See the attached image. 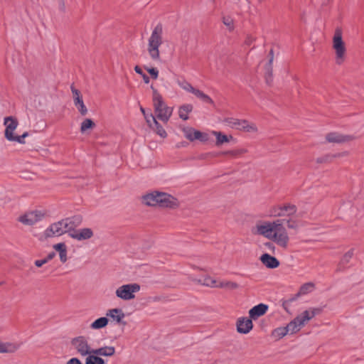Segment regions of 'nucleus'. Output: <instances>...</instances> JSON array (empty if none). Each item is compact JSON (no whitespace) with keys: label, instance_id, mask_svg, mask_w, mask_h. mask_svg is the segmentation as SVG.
Listing matches in <instances>:
<instances>
[{"label":"nucleus","instance_id":"obj_1","mask_svg":"<svg viewBox=\"0 0 364 364\" xmlns=\"http://www.w3.org/2000/svg\"><path fill=\"white\" fill-rule=\"evenodd\" d=\"M142 203L149 206L158 205L161 208H176L179 205L178 200L170 194L154 191L142 197Z\"/></svg>","mask_w":364,"mask_h":364},{"label":"nucleus","instance_id":"obj_2","mask_svg":"<svg viewBox=\"0 0 364 364\" xmlns=\"http://www.w3.org/2000/svg\"><path fill=\"white\" fill-rule=\"evenodd\" d=\"M163 25L159 23L154 27L149 38L147 50L153 60H160L159 47L163 43Z\"/></svg>","mask_w":364,"mask_h":364},{"label":"nucleus","instance_id":"obj_3","mask_svg":"<svg viewBox=\"0 0 364 364\" xmlns=\"http://www.w3.org/2000/svg\"><path fill=\"white\" fill-rule=\"evenodd\" d=\"M151 89L156 117L163 122L167 123L172 114L173 108L166 105L161 95L153 85H151Z\"/></svg>","mask_w":364,"mask_h":364},{"label":"nucleus","instance_id":"obj_4","mask_svg":"<svg viewBox=\"0 0 364 364\" xmlns=\"http://www.w3.org/2000/svg\"><path fill=\"white\" fill-rule=\"evenodd\" d=\"M282 222H284V220H274L273 222L262 221L257 223L255 227V233L271 240L274 231L279 230V228H281Z\"/></svg>","mask_w":364,"mask_h":364},{"label":"nucleus","instance_id":"obj_5","mask_svg":"<svg viewBox=\"0 0 364 364\" xmlns=\"http://www.w3.org/2000/svg\"><path fill=\"white\" fill-rule=\"evenodd\" d=\"M4 124L6 127L4 131L5 138L9 141H16L19 144H25L24 137L15 135L14 132L16 130L18 125V122L16 117L12 116L6 117L4 118Z\"/></svg>","mask_w":364,"mask_h":364},{"label":"nucleus","instance_id":"obj_6","mask_svg":"<svg viewBox=\"0 0 364 364\" xmlns=\"http://www.w3.org/2000/svg\"><path fill=\"white\" fill-rule=\"evenodd\" d=\"M333 48L336 52V63L338 65H341L344 61L346 49L342 39V31L341 28H338L335 31L333 38Z\"/></svg>","mask_w":364,"mask_h":364},{"label":"nucleus","instance_id":"obj_7","mask_svg":"<svg viewBox=\"0 0 364 364\" xmlns=\"http://www.w3.org/2000/svg\"><path fill=\"white\" fill-rule=\"evenodd\" d=\"M224 122L230 127L232 129H236L240 131L252 133L257 132V126L253 123H249V122L245 119H238L232 117H228L225 118L224 119Z\"/></svg>","mask_w":364,"mask_h":364},{"label":"nucleus","instance_id":"obj_8","mask_svg":"<svg viewBox=\"0 0 364 364\" xmlns=\"http://www.w3.org/2000/svg\"><path fill=\"white\" fill-rule=\"evenodd\" d=\"M140 290V285L136 283L124 284L116 290V296L123 300H131L135 298L134 293Z\"/></svg>","mask_w":364,"mask_h":364},{"label":"nucleus","instance_id":"obj_9","mask_svg":"<svg viewBox=\"0 0 364 364\" xmlns=\"http://www.w3.org/2000/svg\"><path fill=\"white\" fill-rule=\"evenodd\" d=\"M70 343L77 353L81 356H87L92 354L93 349L88 343L87 339L82 336L73 338Z\"/></svg>","mask_w":364,"mask_h":364},{"label":"nucleus","instance_id":"obj_10","mask_svg":"<svg viewBox=\"0 0 364 364\" xmlns=\"http://www.w3.org/2000/svg\"><path fill=\"white\" fill-rule=\"evenodd\" d=\"M271 240L277 243V245L287 250L289 242V237L288 233L284 227V222H282V227L279 228V230H275Z\"/></svg>","mask_w":364,"mask_h":364},{"label":"nucleus","instance_id":"obj_11","mask_svg":"<svg viewBox=\"0 0 364 364\" xmlns=\"http://www.w3.org/2000/svg\"><path fill=\"white\" fill-rule=\"evenodd\" d=\"M82 218L80 215H75L71 218H67L60 220L65 233H68L71 237V235L75 231L76 228L82 223Z\"/></svg>","mask_w":364,"mask_h":364},{"label":"nucleus","instance_id":"obj_12","mask_svg":"<svg viewBox=\"0 0 364 364\" xmlns=\"http://www.w3.org/2000/svg\"><path fill=\"white\" fill-rule=\"evenodd\" d=\"M43 214L40 211H31L19 217L18 220L24 225H33L42 219Z\"/></svg>","mask_w":364,"mask_h":364},{"label":"nucleus","instance_id":"obj_13","mask_svg":"<svg viewBox=\"0 0 364 364\" xmlns=\"http://www.w3.org/2000/svg\"><path fill=\"white\" fill-rule=\"evenodd\" d=\"M326 139L330 143L343 144L355 139L353 135H345L337 132H331L326 134Z\"/></svg>","mask_w":364,"mask_h":364},{"label":"nucleus","instance_id":"obj_14","mask_svg":"<svg viewBox=\"0 0 364 364\" xmlns=\"http://www.w3.org/2000/svg\"><path fill=\"white\" fill-rule=\"evenodd\" d=\"M237 331L240 333L247 334L253 328L252 320L250 318H239L236 323Z\"/></svg>","mask_w":364,"mask_h":364},{"label":"nucleus","instance_id":"obj_15","mask_svg":"<svg viewBox=\"0 0 364 364\" xmlns=\"http://www.w3.org/2000/svg\"><path fill=\"white\" fill-rule=\"evenodd\" d=\"M63 234L65 232L60 220L51 224L44 232L46 237H58Z\"/></svg>","mask_w":364,"mask_h":364},{"label":"nucleus","instance_id":"obj_16","mask_svg":"<svg viewBox=\"0 0 364 364\" xmlns=\"http://www.w3.org/2000/svg\"><path fill=\"white\" fill-rule=\"evenodd\" d=\"M306 321L303 318L302 315L297 316L294 320L290 321L286 327L288 330V333L293 334L298 332L305 324Z\"/></svg>","mask_w":364,"mask_h":364},{"label":"nucleus","instance_id":"obj_17","mask_svg":"<svg viewBox=\"0 0 364 364\" xmlns=\"http://www.w3.org/2000/svg\"><path fill=\"white\" fill-rule=\"evenodd\" d=\"M94 235L93 231L91 228H85L79 230H76L73 232V234L71 235V238L82 241L90 239Z\"/></svg>","mask_w":364,"mask_h":364},{"label":"nucleus","instance_id":"obj_18","mask_svg":"<svg viewBox=\"0 0 364 364\" xmlns=\"http://www.w3.org/2000/svg\"><path fill=\"white\" fill-rule=\"evenodd\" d=\"M268 308V306L264 304L256 305L249 311V316L252 320H256L259 317L264 315Z\"/></svg>","mask_w":364,"mask_h":364},{"label":"nucleus","instance_id":"obj_19","mask_svg":"<svg viewBox=\"0 0 364 364\" xmlns=\"http://www.w3.org/2000/svg\"><path fill=\"white\" fill-rule=\"evenodd\" d=\"M261 262L269 269H275L280 264L279 261L269 254L264 253L260 257Z\"/></svg>","mask_w":364,"mask_h":364},{"label":"nucleus","instance_id":"obj_20","mask_svg":"<svg viewBox=\"0 0 364 364\" xmlns=\"http://www.w3.org/2000/svg\"><path fill=\"white\" fill-rule=\"evenodd\" d=\"M115 353L114 346H103L97 349H93L92 354L100 356H112Z\"/></svg>","mask_w":364,"mask_h":364},{"label":"nucleus","instance_id":"obj_21","mask_svg":"<svg viewBox=\"0 0 364 364\" xmlns=\"http://www.w3.org/2000/svg\"><path fill=\"white\" fill-rule=\"evenodd\" d=\"M19 348V345L11 342L0 341V353H13Z\"/></svg>","mask_w":364,"mask_h":364},{"label":"nucleus","instance_id":"obj_22","mask_svg":"<svg viewBox=\"0 0 364 364\" xmlns=\"http://www.w3.org/2000/svg\"><path fill=\"white\" fill-rule=\"evenodd\" d=\"M150 117L151 118V129L156 132V133L159 135L162 138H166L167 136L166 132L162 127V126L156 121V117L150 114Z\"/></svg>","mask_w":364,"mask_h":364},{"label":"nucleus","instance_id":"obj_23","mask_svg":"<svg viewBox=\"0 0 364 364\" xmlns=\"http://www.w3.org/2000/svg\"><path fill=\"white\" fill-rule=\"evenodd\" d=\"M107 316H109L116 321L118 323H122V319L125 315L121 309H112L107 311Z\"/></svg>","mask_w":364,"mask_h":364},{"label":"nucleus","instance_id":"obj_24","mask_svg":"<svg viewBox=\"0 0 364 364\" xmlns=\"http://www.w3.org/2000/svg\"><path fill=\"white\" fill-rule=\"evenodd\" d=\"M348 155V152H342L338 153L335 154H326L323 156L318 157L316 159V161L318 164H323V163H331L333 161V159L338 157H342Z\"/></svg>","mask_w":364,"mask_h":364},{"label":"nucleus","instance_id":"obj_25","mask_svg":"<svg viewBox=\"0 0 364 364\" xmlns=\"http://www.w3.org/2000/svg\"><path fill=\"white\" fill-rule=\"evenodd\" d=\"M212 133L216 137L215 144L218 146L222 145L224 143H228L230 140L233 139V136L232 135L227 136L220 132L213 131Z\"/></svg>","mask_w":364,"mask_h":364},{"label":"nucleus","instance_id":"obj_26","mask_svg":"<svg viewBox=\"0 0 364 364\" xmlns=\"http://www.w3.org/2000/svg\"><path fill=\"white\" fill-rule=\"evenodd\" d=\"M193 105L191 104H186L181 106L178 110L179 117L183 120L188 119V114L193 110Z\"/></svg>","mask_w":364,"mask_h":364},{"label":"nucleus","instance_id":"obj_27","mask_svg":"<svg viewBox=\"0 0 364 364\" xmlns=\"http://www.w3.org/2000/svg\"><path fill=\"white\" fill-rule=\"evenodd\" d=\"M353 250H350L343 255V258L341 259L338 264V271H341L343 269H345L346 265L349 263L350 260L353 257Z\"/></svg>","mask_w":364,"mask_h":364},{"label":"nucleus","instance_id":"obj_28","mask_svg":"<svg viewBox=\"0 0 364 364\" xmlns=\"http://www.w3.org/2000/svg\"><path fill=\"white\" fill-rule=\"evenodd\" d=\"M321 309L320 308H313L309 310L304 311L301 315L306 322H308L312 318H314L316 315L319 314L321 312Z\"/></svg>","mask_w":364,"mask_h":364},{"label":"nucleus","instance_id":"obj_29","mask_svg":"<svg viewBox=\"0 0 364 364\" xmlns=\"http://www.w3.org/2000/svg\"><path fill=\"white\" fill-rule=\"evenodd\" d=\"M108 323L109 319L107 317H100L90 324V328L92 329H100L107 326Z\"/></svg>","mask_w":364,"mask_h":364},{"label":"nucleus","instance_id":"obj_30","mask_svg":"<svg viewBox=\"0 0 364 364\" xmlns=\"http://www.w3.org/2000/svg\"><path fill=\"white\" fill-rule=\"evenodd\" d=\"M193 94L205 103H208L210 105L214 104V102L213 101V100L208 95H207L206 94H205L203 92H202L200 90L195 89L193 92Z\"/></svg>","mask_w":364,"mask_h":364},{"label":"nucleus","instance_id":"obj_31","mask_svg":"<svg viewBox=\"0 0 364 364\" xmlns=\"http://www.w3.org/2000/svg\"><path fill=\"white\" fill-rule=\"evenodd\" d=\"M85 364H105V362L100 355L90 354L85 359Z\"/></svg>","mask_w":364,"mask_h":364},{"label":"nucleus","instance_id":"obj_32","mask_svg":"<svg viewBox=\"0 0 364 364\" xmlns=\"http://www.w3.org/2000/svg\"><path fill=\"white\" fill-rule=\"evenodd\" d=\"M315 284L313 282H307L301 286L299 292L300 295L307 294L314 291Z\"/></svg>","mask_w":364,"mask_h":364},{"label":"nucleus","instance_id":"obj_33","mask_svg":"<svg viewBox=\"0 0 364 364\" xmlns=\"http://www.w3.org/2000/svg\"><path fill=\"white\" fill-rule=\"evenodd\" d=\"M247 152L246 149H237L235 150H230L221 152L222 155H230L233 158H237Z\"/></svg>","mask_w":364,"mask_h":364},{"label":"nucleus","instance_id":"obj_34","mask_svg":"<svg viewBox=\"0 0 364 364\" xmlns=\"http://www.w3.org/2000/svg\"><path fill=\"white\" fill-rule=\"evenodd\" d=\"M176 82L182 89L186 90L187 92L193 93V90L196 89L184 79H178Z\"/></svg>","mask_w":364,"mask_h":364},{"label":"nucleus","instance_id":"obj_35","mask_svg":"<svg viewBox=\"0 0 364 364\" xmlns=\"http://www.w3.org/2000/svg\"><path fill=\"white\" fill-rule=\"evenodd\" d=\"M288 334V330H287L286 327H279L277 328L272 331V336L277 338V339H280L283 338L284 336Z\"/></svg>","mask_w":364,"mask_h":364},{"label":"nucleus","instance_id":"obj_36","mask_svg":"<svg viewBox=\"0 0 364 364\" xmlns=\"http://www.w3.org/2000/svg\"><path fill=\"white\" fill-rule=\"evenodd\" d=\"M95 127V122L90 119H85L80 126V132H85L88 129H93Z\"/></svg>","mask_w":364,"mask_h":364},{"label":"nucleus","instance_id":"obj_37","mask_svg":"<svg viewBox=\"0 0 364 364\" xmlns=\"http://www.w3.org/2000/svg\"><path fill=\"white\" fill-rule=\"evenodd\" d=\"M74 105L77 108L82 116H85L87 114V109L82 99L79 100V102H77V100L75 101Z\"/></svg>","mask_w":364,"mask_h":364},{"label":"nucleus","instance_id":"obj_38","mask_svg":"<svg viewBox=\"0 0 364 364\" xmlns=\"http://www.w3.org/2000/svg\"><path fill=\"white\" fill-rule=\"evenodd\" d=\"M277 220H284V224H286L289 229L297 230L299 228L298 222L296 220H295L291 219V218H289V219H287V218L277 219Z\"/></svg>","mask_w":364,"mask_h":364},{"label":"nucleus","instance_id":"obj_39","mask_svg":"<svg viewBox=\"0 0 364 364\" xmlns=\"http://www.w3.org/2000/svg\"><path fill=\"white\" fill-rule=\"evenodd\" d=\"M193 281H196L197 282H198L199 284H201L203 285H205V286H207V287H217L218 285H216V281L215 279H213L211 277H205L203 280H201V279H198V280H196V279H193Z\"/></svg>","mask_w":364,"mask_h":364},{"label":"nucleus","instance_id":"obj_40","mask_svg":"<svg viewBox=\"0 0 364 364\" xmlns=\"http://www.w3.org/2000/svg\"><path fill=\"white\" fill-rule=\"evenodd\" d=\"M217 287L233 290L237 289L239 287V284L234 282H223Z\"/></svg>","mask_w":364,"mask_h":364},{"label":"nucleus","instance_id":"obj_41","mask_svg":"<svg viewBox=\"0 0 364 364\" xmlns=\"http://www.w3.org/2000/svg\"><path fill=\"white\" fill-rule=\"evenodd\" d=\"M265 80L268 85H271L273 81V68L271 66H265Z\"/></svg>","mask_w":364,"mask_h":364},{"label":"nucleus","instance_id":"obj_42","mask_svg":"<svg viewBox=\"0 0 364 364\" xmlns=\"http://www.w3.org/2000/svg\"><path fill=\"white\" fill-rule=\"evenodd\" d=\"M183 132L186 139L190 140L191 141H193V132L194 129L191 127H186L183 129Z\"/></svg>","mask_w":364,"mask_h":364},{"label":"nucleus","instance_id":"obj_43","mask_svg":"<svg viewBox=\"0 0 364 364\" xmlns=\"http://www.w3.org/2000/svg\"><path fill=\"white\" fill-rule=\"evenodd\" d=\"M282 210H284V212L285 211L288 212L287 215L290 216L296 213V207L294 205L288 204V205L282 206Z\"/></svg>","mask_w":364,"mask_h":364},{"label":"nucleus","instance_id":"obj_44","mask_svg":"<svg viewBox=\"0 0 364 364\" xmlns=\"http://www.w3.org/2000/svg\"><path fill=\"white\" fill-rule=\"evenodd\" d=\"M223 23L229 28L230 31L233 30V20L230 16H225L223 18Z\"/></svg>","mask_w":364,"mask_h":364},{"label":"nucleus","instance_id":"obj_45","mask_svg":"<svg viewBox=\"0 0 364 364\" xmlns=\"http://www.w3.org/2000/svg\"><path fill=\"white\" fill-rule=\"evenodd\" d=\"M73 95V101L79 102V100L82 99V95H80V92L77 90L73 85L70 87Z\"/></svg>","mask_w":364,"mask_h":364},{"label":"nucleus","instance_id":"obj_46","mask_svg":"<svg viewBox=\"0 0 364 364\" xmlns=\"http://www.w3.org/2000/svg\"><path fill=\"white\" fill-rule=\"evenodd\" d=\"M301 295L299 294V292L295 295L291 296L289 299L283 301V306L287 310V306H289L291 302L296 301Z\"/></svg>","mask_w":364,"mask_h":364},{"label":"nucleus","instance_id":"obj_47","mask_svg":"<svg viewBox=\"0 0 364 364\" xmlns=\"http://www.w3.org/2000/svg\"><path fill=\"white\" fill-rule=\"evenodd\" d=\"M145 70L151 75L153 79H157L159 76V70L155 68L144 67Z\"/></svg>","mask_w":364,"mask_h":364},{"label":"nucleus","instance_id":"obj_48","mask_svg":"<svg viewBox=\"0 0 364 364\" xmlns=\"http://www.w3.org/2000/svg\"><path fill=\"white\" fill-rule=\"evenodd\" d=\"M266 250L270 252L272 254L275 253L276 247L272 242H266L263 244Z\"/></svg>","mask_w":364,"mask_h":364},{"label":"nucleus","instance_id":"obj_49","mask_svg":"<svg viewBox=\"0 0 364 364\" xmlns=\"http://www.w3.org/2000/svg\"><path fill=\"white\" fill-rule=\"evenodd\" d=\"M53 248L58 252H63L67 249V247L64 242L58 243L53 245Z\"/></svg>","mask_w":364,"mask_h":364},{"label":"nucleus","instance_id":"obj_50","mask_svg":"<svg viewBox=\"0 0 364 364\" xmlns=\"http://www.w3.org/2000/svg\"><path fill=\"white\" fill-rule=\"evenodd\" d=\"M140 110H141V113L144 114V118H145L147 124H149V127H151L152 120H151V118L150 117V114L149 115L146 114L145 109L142 107H141Z\"/></svg>","mask_w":364,"mask_h":364},{"label":"nucleus","instance_id":"obj_51","mask_svg":"<svg viewBox=\"0 0 364 364\" xmlns=\"http://www.w3.org/2000/svg\"><path fill=\"white\" fill-rule=\"evenodd\" d=\"M269 60L268 63L266 64L265 66H271L272 67L273 60H274V50L273 49H271L269 53Z\"/></svg>","mask_w":364,"mask_h":364},{"label":"nucleus","instance_id":"obj_52","mask_svg":"<svg viewBox=\"0 0 364 364\" xmlns=\"http://www.w3.org/2000/svg\"><path fill=\"white\" fill-rule=\"evenodd\" d=\"M60 259V262L63 263H65L68 258H67V249L64 250L63 252H59Z\"/></svg>","mask_w":364,"mask_h":364},{"label":"nucleus","instance_id":"obj_53","mask_svg":"<svg viewBox=\"0 0 364 364\" xmlns=\"http://www.w3.org/2000/svg\"><path fill=\"white\" fill-rule=\"evenodd\" d=\"M274 215L277 217H282L284 215V211L282 210V207H279L277 210L274 211Z\"/></svg>","mask_w":364,"mask_h":364},{"label":"nucleus","instance_id":"obj_54","mask_svg":"<svg viewBox=\"0 0 364 364\" xmlns=\"http://www.w3.org/2000/svg\"><path fill=\"white\" fill-rule=\"evenodd\" d=\"M66 364H82L81 361L77 358L70 359Z\"/></svg>","mask_w":364,"mask_h":364},{"label":"nucleus","instance_id":"obj_55","mask_svg":"<svg viewBox=\"0 0 364 364\" xmlns=\"http://www.w3.org/2000/svg\"><path fill=\"white\" fill-rule=\"evenodd\" d=\"M47 263V261L44 258L43 259H39L35 261V265L38 267H42L44 264Z\"/></svg>","mask_w":364,"mask_h":364},{"label":"nucleus","instance_id":"obj_56","mask_svg":"<svg viewBox=\"0 0 364 364\" xmlns=\"http://www.w3.org/2000/svg\"><path fill=\"white\" fill-rule=\"evenodd\" d=\"M193 141L194 140H199L200 137L202 136V132L198 130L194 129L193 132Z\"/></svg>","mask_w":364,"mask_h":364},{"label":"nucleus","instance_id":"obj_57","mask_svg":"<svg viewBox=\"0 0 364 364\" xmlns=\"http://www.w3.org/2000/svg\"><path fill=\"white\" fill-rule=\"evenodd\" d=\"M255 41V38L250 36H247L245 43L247 46H250Z\"/></svg>","mask_w":364,"mask_h":364},{"label":"nucleus","instance_id":"obj_58","mask_svg":"<svg viewBox=\"0 0 364 364\" xmlns=\"http://www.w3.org/2000/svg\"><path fill=\"white\" fill-rule=\"evenodd\" d=\"M209 137H208V134H206V133H203L202 132V136L200 137V139L199 141H202V142H205L208 140Z\"/></svg>","mask_w":364,"mask_h":364},{"label":"nucleus","instance_id":"obj_59","mask_svg":"<svg viewBox=\"0 0 364 364\" xmlns=\"http://www.w3.org/2000/svg\"><path fill=\"white\" fill-rule=\"evenodd\" d=\"M55 256V253L54 252H50L46 257L45 258L47 262L50 260H51Z\"/></svg>","mask_w":364,"mask_h":364},{"label":"nucleus","instance_id":"obj_60","mask_svg":"<svg viewBox=\"0 0 364 364\" xmlns=\"http://www.w3.org/2000/svg\"><path fill=\"white\" fill-rule=\"evenodd\" d=\"M134 70L136 73L139 74L140 75H143L144 73L142 71L141 68L139 65H136L134 67Z\"/></svg>","mask_w":364,"mask_h":364},{"label":"nucleus","instance_id":"obj_61","mask_svg":"<svg viewBox=\"0 0 364 364\" xmlns=\"http://www.w3.org/2000/svg\"><path fill=\"white\" fill-rule=\"evenodd\" d=\"M141 77H142V78H143V80H144V82L146 84L149 83V82H150V78H149V77L147 75H146L145 73H144L143 75H141Z\"/></svg>","mask_w":364,"mask_h":364},{"label":"nucleus","instance_id":"obj_62","mask_svg":"<svg viewBox=\"0 0 364 364\" xmlns=\"http://www.w3.org/2000/svg\"><path fill=\"white\" fill-rule=\"evenodd\" d=\"M28 136V133L27 132H25L23 134H22V136L26 138Z\"/></svg>","mask_w":364,"mask_h":364},{"label":"nucleus","instance_id":"obj_63","mask_svg":"<svg viewBox=\"0 0 364 364\" xmlns=\"http://www.w3.org/2000/svg\"><path fill=\"white\" fill-rule=\"evenodd\" d=\"M4 282H0V285H1Z\"/></svg>","mask_w":364,"mask_h":364}]
</instances>
